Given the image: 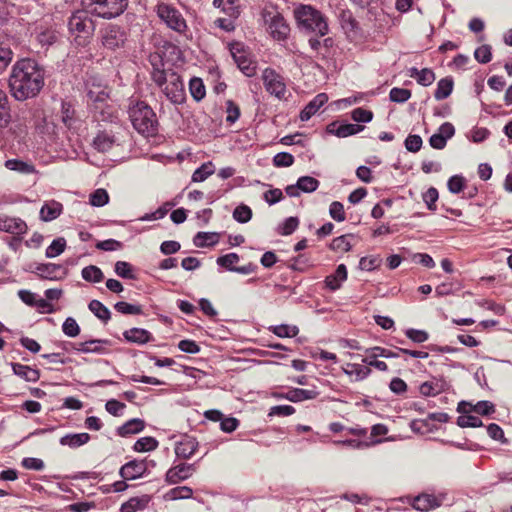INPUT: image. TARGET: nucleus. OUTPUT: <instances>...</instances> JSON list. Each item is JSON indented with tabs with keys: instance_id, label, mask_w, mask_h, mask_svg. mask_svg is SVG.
I'll use <instances>...</instances> for the list:
<instances>
[{
	"instance_id": "obj_57",
	"label": "nucleus",
	"mask_w": 512,
	"mask_h": 512,
	"mask_svg": "<svg viewBox=\"0 0 512 512\" xmlns=\"http://www.w3.org/2000/svg\"><path fill=\"white\" fill-rule=\"evenodd\" d=\"M351 118L358 123H368L373 119V112L364 108H355L351 112Z\"/></svg>"
},
{
	"instance_id": "obj_12",
	"label": "nucleus",
	"mask_w": 512,
	"mask_h": 512,
	"mask_svg": "<svg viewBox=\"0 0 512 512\" xmlns=\"http://www.w3.org/2000/svg\"><path fill=\"white\" fill-rule=\"evenodd\" d=\"M450 418H413L408 425L415 434L428 436L437 433L442 424L447 423Z\"/></svg>"
},
{
	"instance_id": "obj_43",
	"label": "nucleus",
	"mask_w": 512,
	"mask_h": 512,
	"mask_svg": "<svg viewBox=\"0 0 512 512\" xmlns=\"http://www.w3.org/2000/svg\"><path fill=\"white\" fill-rule=\"evenodd\" d=\"M189 90L193 99L201 101L206 95L205 85L201 78L193 77L189 82Z\"/></svg>"
},
{
	"instance_id": "obj_27",
	"label": "nucleus",
	"mask_w": 512,
	"mask_h": 512,
	"mask_svg": "<svg viewBox=\"0 0 512 512\" xmlns=\"http://www.w3.org/2000/svg\"><path fill=\"white\" fill-rule=\"evenodd\" d=\"M327 101L326 93L317 94L300 112L301 121H308Z\"/></svg>"
},
{
	"instance_id": "obj_24",
	"label": "nucleus",
	"mask_w": 512,
	"mask_h": 512,
	"mask_svg": "<svg viewBox=\"0 0 512 512\" xmlns=\"http://www.w3.org/2000/svg\"><path fill=\"white\" fill-rule=\"evenodd\" d=\"M116 143L115 135L106 130H99L93 139L92 146L100 153H106L111 150Z\"/></svg>"
},
{
	"instance_id": "obj_20",
	"label": "nucleus",
	"mask_w": 512,
	"mask_h": 512,
	"mask_svg": "<svg viewBox=\"0 0 512 512\" xmlns=\"http://www.w3.org/2000/svg\"><path fill=\"white\" fill-rule=\"evenodd\" d=\"M28 230V226L24 220L18 217L3 216L0 224V231L13 234L16 236L24 235Z\"/></svg>"
},
{
	"instance_id": "obj_6",
	"label": "nucleus",
	"mask_w": 512,
	"mask_h": 512,
	"mask_svg": "<svg viewBox=\"0 0 512 512\" xmlns=\"http://www.w3.org/2000/svg\"><path fill=\"white\" fill-rule=\"evenodd\" d=\"M81 4L90 13L111 19L125 11L128 0H81Z\"/></svg>"
},
{
	"instance_id": "obj_29",
	"label": "nucleus",
	"mask_w": 512,
	"mask_h": 512,
	"mask_svg": "<svg viewBox=\"0 0 512 512\" xmlns=\"http://www.w3.org/2000/svg\"><path fill=\"white\" fill-rule=\"evenodd\" d=\"M90 440V435L86 432L83 433H67L59 439L62 446H68L71 449L79 448Z\"/></svg>"
},
{
	"instance_id": "obj_39",
	"label": "nucleus",
	"mask_w": 512,
	"mask_h": 512,
	"mask_svg": "<svg viewBox=\"0 0 512 512\" xmlns=\"http://www.w3.org/2000/svg\"><path fill=\"white\" fill-rule=\"evenodd\" d=\"M89 310L101 321L107 323L111 318L109 309L99 300H91L88 304Z\"/></svg>"
},
{
	"instance_id": "obj_15",
	"label": "nucleus",
	"mask_w": 512,
	"mask_h": 512,
	"mask_svg": "<svg viewBox=\"0 0 512 512\" xmlns=\"http://www.w3.org/2000/svg\"><path fill=\"white\" fill-rule=\"evenodd\" d=\"M446 494L440 493L438 496L434 494L422 493L414 497L412 507L415 510L427 512L442 505Z\"/></svg>"
},
{
	"instance_id": "obj_59",
	"label": "nucleus",
	"mask_w": 512,
	"mask_h": 512,
	"mask_svg": "<svg viewBox=\"0 0 512 512\" xmlns=\"http://www.w3.org/2000/svg\"><path fill=\"white\" fill-rule=\"evenodd\" d=\"M109 201L108 193L105 189H97L90 195V203L96 207H102Z\"/></svg>"
},
{
	"instance_id": "obj_17",
	"label": "nucleus",
	"mask_w": 512,
	"mask_h": 512,
	"mask_svg": "<svg viewBox=\"0 0 512 512\" xmlns=\"http://www.w3.org/2000/svg\"><path fill=\"white\" fill-rule=\"evenodd\" d=\"M35 273L42 279L60 280L66 277L67 269L60 264L40 263L36 266Z\"/></svg>"
},
{
	"instance_id": "obj_19",
	"label": "nucleus",
	"mask_w": 512,
	"mask_h": 512,
	"mask_svg": "<svg viewBox=\"0 0 512 512\" xmlns=\"http://www.w3.org/2000/svg\"><path fill=\"white\" fill-rule=\"evenodd\" d=\"M149 62L152 66V80L158 87H163L167 83L169 75L166 74V71L164 69V61L162 57L159 54L155 53L150 56Z\"/></svg>"
},
{
	"instance_id": "obj_23",
	"label": "nucleus",
	"mask_w": 512,
	"mask_h": 512,
	"mask_svg": "<svg viewBox=\"0 0 512 512\" xmlns=\"http://www.w3.org/2000/svg\"><path fill=\"white\" fill-rule=\"evenodd\" d=\"M4 166L6 169L17 172L21 175L38 174V170L30 160H23L20 158L8 159L5 161Z\"/></svg>"
},
{
	"instance_id": "obj_21",
	"label": "nucleus",
	"mask_w": 512,
	"mask_h": 512,
	"mask_svg": "<svg viewBox=\"0 0 512 512\" xmlns=\"http://www.w3.org/2000/svg\"><path fill=\"white\" fill-rule=\"evenodd\" d=\"M110 343L107 339H93L81 343H69L71 349L82 353H105L104 345Z\"/></svg>"
},
{
	"instance_id": "obj_41",
	"label": "nucleus",
	"mask_w": 512,
	"mask_h": 512,
	"mask_svg": "<svg viewBox=\"0 0 512 512\" xmlns=\"http://www.w3.org/2000/svg\"><path fill=\"white\" fill-rule=\"evenodd\" d=\"M81 275L85 281L92 283H99L104 279L102 270L95 265L84 267L82 269Z\"/></svg>"
},
{
	"instance_id": "obj_10",
	"label": "nucleus",
	"mask_w": 512,
	"mask_h": 512,
	"mask_svg": "<svg viewBox=\"0 0 512 512\" xmlns=\"http://www.w3.org/2000/svg\"><path fill=\"white\" fill-rule=\"evenodd\" d=\"M231 55L237 64L238 68L247 76L253 77L256 74V62L249 58V54L244 49V46L239 42L230 44Z\"/></svg>"
},
{
	"instance_id": "obj_42",
	"label": "nucleus",
	"mask_w": 512,
	"mask_h": 512,
	"mask_svg": "<svg viewBox=\"0 0 512 512\" xmlns=\"http://www.w3.org/2000/svg\"><path fill=\"white\" fill-rule=\"evenodd\" d=\"M36 41L41 47L48 48L57 41V35L55 30L51 28H45L36 33Z\"/></svg>"
},
{
	"instance_id": "obj_38",
	"label": "nucleus",
	"mask_w": 512,
	"mask_h": 512,
	"mask_svg": "<svg viewBox=\"0 0 512 512\" xmlns=\"http://www.w3.org/2000/svg\"><path fill=\"white\" fill-rule=\"evenodd\" d=\"M453 85V79L450 77L440 79L434 92L435 99L440 101L449 97L453 91Z\"/></svg>"
},
{
	"instance_id": "obj_44",
	"label": "nucleus",
	"mask_w": 512,
	"mask_h": 512,
	"mask_svg": "<svg viewBox=\"0 0 512 512\" xmlns=\"http://www.w3.org/2000/svg\"><path fill=\"white\" fill-rule=\"evenodd\" d=\"M65 248H66V240L63 237L56 238L47 247L45 256L47 258L57 257L64 252Z\"/></svg>"
},
{
	"instance_id": "obj_52",
	"label": "nucleus",
	"mask_w": 512,
	"mask_h": 512,
	"mask_svg": "<svg viewBox=\"0 0 512 512\" xmlns=\"http://www.w3.org/2000/svg\"><path fill=\"white\" fill-rule=\"evenodd\" d=\"M158 441L153 437H142L134 444V450L137 452H147L156 449Z\"/></svg>"
},
{
	"instance_id": "obj_45",
	"label": "nucleus",
	"mask_w": 512,
	"mask_h": 512,
	"mask_svg": "<svg viewBox=\"0 0 512 512\" xmlns=\"http://www.w3.org/2000/svg\"><path fill=\"white\" fill-rule=\"evenodd\" d=\"M350 237L352 235L347 234L334 238L329 245L330 249L336 252H348L352 247L349 241Z\"/></svg>"
},
{
	"instance_id": "obj_30",
	"label": "nucleus",
	"mask_w": 512,
	"mask_h": 512,
	"mask_svg": "<svg viewBox=\"0 0 512 512\" xmlns=\"http://www.w3.org/2000/svg\"><path fill=\"white\" fill-rule=\"evenodd\" d=\"M63 206L57 201H48L40 209V219L44 222H49L56 219L62 213Z\"/></svg>"
},
{
	"instance_id": "obj_8",
	"label": "nucleus",
	"mask_w": 512,
	"mask_h": 512,
	"mask_svg": "<svg viewBox=\"0 0 512 512\" xmlns=\"http://www.w3.org/2000/svg\"><path fill=\"white\" fill-rule=\"evenodd\" d=\"M261 79L263 81L266 91L278 98L279 100L285 99L287 87L285 79L275 69L267 67L263 70Z\"/></svg>"
},
{
	"instance_id": "obj_9",
	"label": "nucleus",
	"mask_w": 512,
	"mask_h": 512,
	"mask_svg": "<svg viewBox=\"0 0 512 512\" xmlns=\"http://www.w3.org/2000/svg\"><path fill=\"white\" fill-rule=\"evenodd\" d=\"M126 41L127 33L118 25L110 24L101 30L102 45L110 51H116L123 48Z\"/></svg>"
},
{
	"instance_id": "obj_35",
	"label": "nucleus",
	"mask_w": 512,
	"mask_h": 512,
	"mask_svg": "<svg viewBox=\"0 0 512 512\" xmlns=\"http://www.w3.org/2000/svg\"><path fill=\"white\" fill-rule=\"evenodd\" d=\"M11 121V109L6 92L0 88V129L9 125Z\"/></svg>"
},
{
	"instance_id": "obj_37",
	"label": "nucleus",
	"mask_w": 512,
	"mask_h": 512,
	"mask_svg": "<svg viewBox=\"0 0 512 512\" xmlns=\"http://www.w3.org/2000/svg\"><path fill=\"white\" fill-rule=\"evenodd\" d=\"M218 241L219 235L215 232H198L193 238L194 245L199 248L214 246Z\"/></svg>"
},
{
	"instance_id": "obj_5",
	"label": "nucleus",
	"mask_w": 512,
	"mask_h": 512,
	"mask_svg": "<svg viewBox=\"0 0 512 512\" xmlns=\"http://www.w3.org/2000/svg\"><path fill=\"white\" fill-rule=\"evenodd\" d=\"M88 99L92 102L91 112L97 122L116 123L118 113L116 108L109 103V95L105 91H88Z\"/></svg>"
},
{
	"instance_id": "obj_2",
	"label": "nucleus",
	"mask_w": 512,
	"mask_h": 512,
	"mask_svg": "<svg viewBox=\"0 0 512 512\" xmlns=\"http://www.w3.org/2000/svg\"><path fill=\"white\" fill-rule=\"evenodd\" d=\"M133 128L141 135L150 137L158 133L159 122L154 110L144 101H136L129 107Z\"/></svg>"
},
{
	"instance_id": "obj_55",
	"label": "nucleus",
	"mask_w": 512,
	"mask_h": 512,
	"mask_svg": "<svg viewBox=\"0 0 512 512\" xmlns=\"http://www.w3.org/2000/svg\"><path fill=\"white\" fill-rule=\"evenodd\" d=\"M193 490L188 486H178L168 492V496L173 500L189 499L192 497Z\"/></svg>"
},
{
	"instance_id": "obj_7",
	"label": "nucleus",
	"mask_w": 512,
	"mask_h": 512,
	"mask_svg": "<svg viewBox=\"0 0 512 512\" xmlns=\"http://www.w3.org/2000/svg\"><path fill=\"white\" fill-rule=\"evenodd\" d=\"M262 17L274 40L284 41L290 34V27L284 17L275 10L264 9Z\"/></svg>"
},
{
	"instance_id": "obj_14",
	"label": "nucleus",
	"mask_w": 512,
	"mask_h": 512,
	"mask_svg": "<svg viewBox=\"0 0 512 512\" xmlns=\"http://www.w3.org/2000/svg\"><path fill=\"white\" fill-rule=\"evenodd\" d=\"M457 412L462 416H489L495 413V405L490 401H478L472 404L468 401H461L458 403Z\"/></svg>"
},
{
	"instance_id": "obj_26",
	"label": "nucleus",
	"mask_w": 512,
	"mask_h": 512,
	"mask_svg": "<svg viewBox=\"0 0 512 512\" xmlns=\"http://www.w3.org/2000/svg\"><path fill=\"white\" fill-rule=\"evenodd\" d=\"M124 339L129 343L144 345L154 340L153 335L143 328H131L123 332Z\"/></svg>"
},
{
	"instance_id": "obj_62",
	"label": "nucleus",
	"mask_w": 512,
	"mask_h": 512,
	"mask_svg": "<svg viewBox=\"0 0 512 512\" xmlns=\"http://www.w3.org/2000/svg\"><path fill=\"white\" fill-rule=\"evenodd\" d=\"M329 214L337 222H342L346 219L344 206L339 201H333L330 204Z\"/></svg>"
},
{
	"instance_id": "obj_16",
	"label": "nucleus",
	"mask_w": 512,
	"mask_h": 512,
	"mask_svg": "<svg viewBox=\"0 0 512 512\" xmlns=\"http://www.w3.org/2000/svg\"><path fill=\"white\" fill-rule=\"evenodd\" d=\"M148 471V462L146 460H131L124 464L119 475L124 480H134L143 477Z\"/></svg>"
},
{
	"instance_id": "obj_53",
	"label": "nucleus",
	"mask_w": 512,
	"mask_h": 512,
	"mask_svg": "<svg viewBox=\"0 0 512 512\" xmlns=\"http://www.w3.org/2000/svg\"><path fill=\"white\" fill-rule=\"evenodd\" d=\"M411 91L405 88L394 87L390 90L389 98L395 103H404L411 98Z\"/></svg>"
},
{
	"instance_id": "obj_46",
	"label": "nucleus",
	"mask_w": 512,
	"mask_h": 512,
	"mask_svg": "<svg viewBox=\"0 0 512 512\" xmlns=\"http://www.w3.org/2000/svg\"><path fill=\"white\" fill-rule=\"evenodd\" d=\"M320 182L311 176H302L297 180V187L304 193H311L317 190Z\"/></svg>"
},
{
	"instance_id": "obj_64",
	"label": "nucleus",
	"mask_w": 512,
	"mask_h": 512,
	"mask_svg": "<svg viewBox=\"0 0 512 512\" xmlns=\"http://www.w3.org/2000/svg\"><path fill=\"white\" fill-rule=\"evenodd\" d=\"M422 143H423L422 138L416 134L408 135V137L405 139V142H404L405 148L409 152H413V153H416L421 149Z\"/></svg>"
},
{
	"instance_id": "obj_32",
	"label": "nucleus",
	"mask_w": 512,
	"mask_h": 512,
	"mask_svg": "<svg viewBox=\"0 0 512 512\" xmlns=\"http://www.w3.org/2000/svg\"><path fill=\"white\" fill-rule=\"evenodd\" d=\"M10 365L14 374L24 379L25 381L36 382L40 378V372L37 369H33L30 366L15 362H12Z\"/></svg>"
},
{
	"instance_id": "obj_28",
	"label": "nucleus",
	"mask_w": 512,
	"mask_h": 512,
	"mask_svg": "<svg viewBox=\"0 0 512 512\" xmlns=\"http://www.w3.org/2000/svg\"><path fill=\"white\" fill-rule=\"evenodd\" d=\"M347 268L344 264L337 266L335 272L326 276L325 286L330 291H336L341 288L342 283L347 279Z\"/></svg>"
},
{
	"instance_id": "obj_13",
	"label": "nucleus",
	"mask_w": 512,
	"mask_h": 512,
	"mask_svg": "<svg viewBox=\"0 0 512 512\" xmlns=\"http://www.w3.org/2000/svg\"><path fill=\"white\" fill-rule=\"evenodd\" d=\"M163 93L173 104H183L186 100V93L184 83L181 77L176 72L169 74L166 86L163 88Z\"/></svg>"
},
{
	"instance_id": "obj_60",
	"label": "nucleus",
	"mask_w": 512,
	"mask_h": 512,
	"mask_svg": "<svg viewBox=\"0 0 512 512\" xmlns=\"http://www.w3.org/2000/svg\"><path fill=\"white\" fill-rule=\"evenodd\" d=\"M62 330L68 337H76L80 334V327L76 320L72 317L66 318L62 325Z\"/></svg>"
},
{
	"instance_id": "obj_58",
	"label": "nucleus",
	"mask_w": 512,
	"mask_h": 512,
	"mask_svg": "<svg viewBox=\"0 0 512 512\" xmlns=\"http://www.w3.org/2000/svg\"><path fill=\"white\" fill-rule=\"evenodd\" d=\"M299 226L297 217H288L279 228V234L283 236L291 235Z\"/></svg>"
},
{
	"instance_id": "obj_18",
	"label": "nucleus",
	"mask_w": 512,
	"mask_h": 512,
	"mask_svg": "<svg viewBox=\"0 0 512 512\" xmlns=\"http://www.w3.org/2000/svg\"><path fill=\"white\" fill-rule=\"evenodd\" d=\"M195 471V464L181 463L171 467L165 476V480L169 484H176L180 481L188 479Z\"/></svg>"
},
{
	"instance_id": "obj_56",
	"label": "nucleus",
	"mask_w": 512,
	"mask_h": 512,
	"mask_svg": "<svg viewBox=\"0 0 512 512\" xmlns=\"http://www.w3.org/2000/svg\"><path fill=\"white\" fill-rule=\"evenodd\" d=\"M492 48L488 44H484L480 47H478L474 52L475 59L481 63L486 64L491 61L492 59Z\"/></svg>"
},
{
	"instance_id": "obj_51",
	"label": "nucleus",
	"mask_w": 512,
	"mask_h": 512,
	"mask_svg": "<svg viewBox=\"0 0 512 512\" xmlns=\"http://www.w3.org/2000/svg\"><path fill=\"white\" fill-rule=\"evenodd\" d=\"M114 309L117 312L126 315H140L143 313L141 305H134L124 301L117 302L114 305Z\"/></svg>"
},
{
	"instance_id": "obj_3",
	"label": "nucleus",
	"mask_w": 512,
	"mask_h": 512,
	"mask_svg": "<svg viewBox=\"0 0 512 512\" xmlns=\"http://www.w3.org/2000/svg\"><path fill=\"white\" fill-rule=\"evenodd\" d=\"M294 15L301 31L316 36H325L329 32L327 18L310 5H300Z\"/></svg>"
},
{
	"instance_id": "obj_63",
	"label": "nucleus",
	"mask_w": 512,
	"mask_h": 512,
	"mask_svg": "<svg viewBox=\"0 0 512 512\" xmlns=\"http://www.w3.org/2000/svg\"><path fill=\"white\" fill-rule=\"evenodd\" d=\"M294 163V156L288 152H279L273 157L276 167H289Z\"/></svg>"
},
{
	"instance_id": "obj_25",
	"label": "nucleus",
	"mask_w": 512,
	"mask_h": 512,
	"mask_svg": "<svg viewBox=\"0 0 512 512\" xmlns=\"http://www.w3.org/2000/svg\"><path fill=\"white\" fill-rule=\"evenodd\" d=\"M199 443L193 437L186 436L176 443L175 454L178 458L189 459L197 451Z\"/></svg>"
},
{
	"instance_id": "obj_22",
	"label": "nucleus",
	"mask_w": 512,
	"mask_h": 512,
	"mask_svg": "<svg viewBox=\"0 0 512 512\" xmlns=\"http://www.w3.org/2000/svg\"><path fill=\"white\" fill-rule=\"evenodd\" d=\"M364 126L358 124H338V122H332L326 127V131L329 134L335 135L339 138H345L348 136L355 135L361 132Z\"/></svg>"
},
{
	"instance_id": "obj_11",
	"label": "nucleus",
	"mask_w": 512,
	"mask_h": 512,
	"mask_svg": "<svg viewBox=\"0 0 512 512\" xmlns=\"http://www.w3.org/2000/svg\"><path fill=\"white\" fill-rule=\"evenodd\" d=\"M157 14L171 29L180 33L186 30V21L176 8L167 4H160L157 7Z\"/></svg>"
},
{
	"instance_id": "obj_36",
	"label": "nucleus",
	"mask_w": 512,
	"mask_h": 512,
	"mask_svg": "<svg viewBox=\"0 0 512 512\" xmlns=\"http://www.w3.org/2000/svg\"><path fill=\"white\" fill-rule=\"evenodd\" d=\"M341 27L345 33H353L356 35L360 30L358 21L354 18L353 14L349 10L342 11L340 14Z\"/></svg>"
},
{
	"instance_id": "obj_4",
	"label": "nucleus",
	"mask_w": 512,
	"mask_h": 512,
	"mask_svg": "<svg viewBox=\"0 0 512 512\" xmlns=\"http://www.w3.org/2000/svg\"><path fill=\"white\" fill-rule=\"evenodd\" d=\"M87 11H76L68 20V30L71 36H74V42L77 46H86L92 37L95 25L88 16Z\"/></svg>"
},
{
	"instance_id": "obj_33",
	"label": "nucleus",
	"mask_w": 512,
	"mask_h": 512,
	"mask_svg": "<svg viewBox=\"0 0 512 512\" xmlns=\"http://www.w3.org/2000/svg\"><path fill=\"white\" fill-rule=\"evenodd\" d=\"M150 499L151 498L148 495H142L140 497H132L128 501L124 502L121 505L120 511L121 512H137L139 510H143L148 506Z\"/></svg>"
},
{
	"instance_id": "obj_48",
	"label": "nucleus",
	"mask_w": 512,
	"mask_h": 512,
	"mask_svg": "<svg viewBox=\"0 0 512 512\" xmlns=\"http://www.w3.org/2000/svg\"><path fill=\"white\" fill-rule=\"evenodd\" d=\"M382 258L380 255L364 256L359 261V268L365 271H372L380 267Z\"/></svg>"
},
{
	"instance_id": "obj_31",
	"label": "nucleus",
	"mask_w": 512,
	"mask_h": 512,
	"mask_svg": "<svg viewBox=\"0 0 512 512\" xmlns=\"http://www.w3.org/2000/svg\"><path fill=\"white\" fill-rule=\"evenodd\" d=\"M318 395L319 392L315 389L293 388L290 389L285 395L279 394L278 396L284 397L291 402H300L303 400L314 399Z\"/></svg>"
},
{
	"instance_id": "obj_34",
	"label": "nucleus",
	"mask_w": 512,
	"mask_h": 512,
	"mask_svg": "<svg viewBox=\"0 0 512 512\" xmlns=\"http://www.w3.org/2000/svg\"><path fill=\"white\" fill-rule=\"evenodd\" d=\"M144 426V421L141 418H130V420L118 427L117 432L120 436L127 437L141 432Z\"/></svg>"
},
{
	"instance_id": "obj_54",
	"label": "nucleus",
	"mask_w": 512,
	"mask_h": 512,
	"mask_svg": "<svg viewBox=\"0 0 512 512\" xmlns=\"http://www.w3.org/2000/svg\"><path fill=\"white\" fill-rule=\"evenodd\" d=\"M233 218L239 223H247L252 218V210L247 205H239L233 211Z\"/></svg>"
},
{
	"instance_id": "obj_40",
	"label": "nucleus",
	"mask_w": 512,
	"mask_h": 512,
	"mask_svg": "<svg viewBox=\"0 0 512 512\" xmlns=\"http://www.w3.org/2000/svg\"><path fill=\"white\" fill-rule=\"evenodd\" d=\"M344 372L350 376H355L356 380H363L370 375L371 369L365 365L348 363Z\"/></svg>"
},
{
	"instance_id": "obj_47",
	"label": "nucleus",
	"mask_w": 512,
	"mask_h": 512,
	"mask_svg": "<svg viewBox=\"0 0 512 512\" xmlns=\"http://www.w3.org/2000/svg\"><path fill=\"white\" fill-rule=\"evenodd\" d=\"M239 259V255L237 253L232 252L218 257L216 262L220 267L235 272L237 266L234 265L239 262Z\"/></svg>"
},
{
	"instance_id": "obj_49",
	"label": "nucleus",
	"mask_w": 512,
	"mask_h": 512,
	"mask_svg": "<svg viewBox=\"0 0 512 512\" xmlns=\"http://www.w3.org/2000/svg\"><path fill=\"white\" fill-rule=\"evenodd\" d=\"M271 331L278 337L281 338H292L295 337L299 333V329L297 326H291L287 324H281L277 326L271 327Z\"/></svg>"
},
{
	"instance_id": "obj_50",
	"label": "nucleus",
	"mask_w": 512,
	"mask_h": 512,
	"mask_svg": "<svg viewBox=\"0 0 512 512\" xmlns=\"http://www.w3.org/2000/svg\"><path fill=\"white\" fill-rule=\"evenodd\" d=\"M214 173L213 165L211 162L203 163L199 168H197L192 174L193 182H203L210 175Z\"/></svg>"
},
{
	"instance_id": "obj_61",
	"label": "nucleus",
	"mask_w": 512,
	"mask_h": 512,
	"mask_svg": "<svg viewBox=\"0 0 512 512\" xmlns=\"http://www.w3.org/2000/svg\"><path fill=\"white\" fill-rule=\"evenodd\" d=\"M115 273L125 279H134L135 276L132 273V266L125 261H117L114 268Z\"/></svg>"
},
{
	"instance_id": "obj_1",
	"label": "nucleus",
	"mask_w": 512,
	"mask_h": 512,
	"mask_svg": "<svg viewBox=\"0 0 512 512\" xmlns=\"http://www.w3.org/2000/svg\"><path fill=\"white\" fill-rule=\"evenodd\" d=\"M8 84L11 95L17 101L34 98L44 87L45 70L34 59H20L12 67Z\"/></svg>"
}]
</instances>
